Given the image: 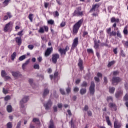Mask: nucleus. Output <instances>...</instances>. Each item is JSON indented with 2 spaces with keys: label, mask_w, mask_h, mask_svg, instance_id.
<instances>
[{
  "label": "nucleus",
  "mask_w": 128,
  "mask_h": 128,
  "mask_svg": "<svg viewBox=\"0 0 128 128\" xmlns=\"http://www.w3.org/2000/svg\"><path fill=\"white\" fill-rule=\"evenodd\" d=\"M87 52L88 54H94V50L92 48L87 49Z\"/></svg>",
  "instance_id": "48"
},
{
  "label": "nucleus",
  "mask_w": 128,
  "mask_h": 128,
  "mask_svg": "<svg viewBox=\"0 0 128 128\" xmlns=\"http://www.w3.org/2000/svg\"><path fill=\"white\" fill-rule=\"evenodd\" d=\"M88 32L86 31H84L83 32L82 36L83 38H86V36H88Z\"/></svg>",
  "instance_id": "55"
},
{
  "label": "nucleus",
  "mask_w": 128,
  "mask_h": 128,
  "mask_svg": "<svg viewBox=\"0 0 128 128\" xmlns=\"http://www.w3.org/2000/svg\"><path fill=\"white\" fill-rule=\"evenodd\" d=\"M22 125V121H20L16 126V128H20V126Z\"/></svg>",
  "instance_id": "53"
},
{
  "label": "nucleus",
  "mask_w": 128,
  "mask_h": 128,
  "mask_svg": "<svg viewBox=\"0 0 128 128\" xmlns=\"http://www.w3.org/2000/svg\"><path fill=\"white\" fill-rule=\"evenodd\" d=\"M110 22H114L112 25V27L114 28L115 30H118V28H116V24H118L120 22V18H116L115 17H112L110 18Z\"/></svg>",
  "instance_id": "4"
},
{
  "label": "nucleus",
  "mask_w": 128,
  "mask_h": 128,
  "mask_svg": "<svg viewBox=\"0 0 128 128\" xmlns=\"http://www.w3.org/2000/svg\"><path fill=\"white\" fill-rule=\"evenodd\" d=\"M4 98V100H6V102H8V100H10V96H5Z\"/></svg>",
  "instance_id": "49"
},
{
  "label": "nucleus",
  "mask_w": 128,
  "mask_h": 128,
  "mask_svg": "<svg viewBox=\"0 0 128 128\" xmlns=\"http://www.w3.org/2000/svg\"><path fill=\"white\" fill-rule=\"evenodd\" d=\"M110 36H116V32L114 31H112L109 34Z\"/></svg>",
  "instance_id": "35"
},
{
  "label": "nucleus",
  "mask_w": 128,
  "mask_h": 128,
  "mask_svg": "<svg viewBox=\"0 0 128 128\" xmlns=\"http://www.w3.org/2000/svg\"><path fill=\"white\" fill-rule=\"evenodd\" d=\"M81 86L82 88H86V86H88V83L86 82V81H84L81 84Z\"/></svg>",
  "instance_id": "39"
},
{
  "label": "nucleus",
  "mask_w": 128,
  "mask_h": 128,
  "mask_svg": "<svg viewBox=\"0 0 128 128\" xmlns=\"http://www.w3.org/2000/svg\"><path fill=\"white\" fill-rule=\"evenodd\" d=\"M100 46H108V44L107 43H102L100 44Z\"/></svg>",
  "instance_id": "58"
},
{
  "label": "nucleus",
  "mask_w": 128,
  "mask_h": 128,
  "mask_svg": "<svg viewBox=\"0 0 128 128\" xmlns=\"http://www.w3.org/2000/svg\"><path fill=\"white\" fill-rule=\"evenodd\" d=\"M33 122H40V119L38 118H34L32 120Z\"/></svg>",
  "instance_id": "59"
},
{
  "label": "nucleus",
  "mask_w": 128,
  "mask_h": 128,
  "mask_svg": "<svg viewBox=\"0 0 128 128\" xmlns=\"http://www.w3.org/2000/svg\"><path fill=\"white\" fill-rule=\"evenodd\" d=\"M60 94H66V92H64V89L62 88H60Z\"/></svg>",
  "instance_id": "51"
},
{
  "label": "nucleus",
  "mask_w": 128,
  "mask_h": 128,
  "mask_svg": "<svg viewBox=\"0 0 128 128\" xmlns=\"http://www.w3.org/2000/svg\"><path fill=\"white\" fill-rule=\"evenodd\" d=\"M12 76L14 78H16L20 76V72H12Z\"/></svg>",
  "instance_id": "21"
},
{
  "label": "nucleus",
  "mask_w": 128,
  "mask_h": 128,
  "mask_svg": "<svg viewBox=\"0 0 128 128\" xmlns=\"http://www.w3.org/2000/svg\"><path fill=\"white\" fill-rule=\"evenodd\" d=\"M40 34H44V32H48V26H43L40 27L39 30H38Z\"/></svg>",
  "instance_id": "8"
},
{
  "label": "nucleus",
  "mask_w": 128,
  "mask_h": 128,
  "mask_svg": "<svg viewBox=\"0 0 128 128\" xmlns=\"http://www.w3.org/2000/svg\"><path fill=\"white\" fill-rule=\"evenodd\" d=\"M78 45V37H76L73 40V42L71 47V50H74Z\"/></svg>",
  "instance_id": "6"
},
{
  "label": "nucleus",
  "mask_w": 128,
  "mask_h": 128,
  "mask_svg": "<svg viewBox=\"0 0 128 128\" xmlns=\"http://www.w3.org/2000/svg\"><path fill=\"white\" fill-rule=\"evenodd\" d=\"M114 128H122V122H119L118 120H116L114 122Z\"/></svg>",
  "instance_id": "14"
},
{
  "label": "nucleus",
  "mask_w": 128,
  "mask_h": 128,
  "mask_svg": "<svg viewBox=\"0 0 128 128\" xmlns=\"http://www.w3.org/2000/svg\"><path fill=\"white\" fill-rule=\"evenodd\" d=\"M6 72L5 70H2L1 72V76H2V78H5V76H6Z\"/></svg>",
  "instance_id": "34"
},
{
  "label": "nucleus",
  "mask_w": 128,
  "mask_h": 128,
  "mask_svg": "<svg viewBox=\"0 0 128 128\" xmlns=\"http://www.w3.org/2000/svg\"><path fill=\"white\" fill-rule=\"evenodd\" d=\"M116 34L117 36H118V38H122V34H120V30L117 31Z\"/></svg>",
  "instance_id": "37"
},
{
  "label": "nucleus",
  "mask_w": 128,
  "mask_h": 128,
  "mask_svg": "<svg viewBox=\"0 0 128 128\" xmlns=\"http://www.w3.org/2000/svg\"><path fill=\"white\" fill-rule=\"evenodd\" d=\"M82 22H84V18L80 20L74 25L72 28V34H76L78 32V30H80V26H82Z\"/></svg>",
  "instance_id": "1"
},
{
  "label": "nucleus",
  "mask_w": 128,
  "mask_h": 128,
  "mask_svg": "<svg viewBox=\"0 0 128 128\" xmlns=\"http://www.w3.org/2000/svg\"><path fill=\"white\" fill-rule=\"evenodd\" d=\"M80 90V88L78 87H74V92H78Z\"/></svg>",
  "instance_id": "56"
},
{
  "label": "nucleus",
  "mask_w": 128,
  "mask_h": 128,
  "mask_svg": "<svg viewBox=\"0 0 128 128\" xmlns=\"http://www.w3.org/2000/svg\"><path fill=\"white\" fill-rule=\"evenodd\" d=\"M104 84H108V78H106V76H104Z\"/></svg>",
  "instance_id": "57"
},
{
  "label": "nucleus",
  "mask_w": 128,
  "mask_h": 128,
  "mask_svg": "<svg viewBox=\"0 0 128 128\" xmlns=\"http://www.w3.org/2000/svg\"><path fill=\"white\" fill-rule=\"evenodd\" d=\"M48 24H50L51 26H54V20H48Z\"/></svg>",
  "instance_id": "33"
},
{
  "label": "nucleus",
  "mask_w": 128,
  "mask_h": 128,
  "mask_svg": "<svg viewBox=\"0 0 128 128\" xmlns=\"http://www.w3.org/2000/svg\"><path fill=\"white\" fill-rule=\"evenodd\" d=\"M52 50H54L52 47L48 48L45 52L44 56L46 57L50 56L52 52Z\"/></svg>",
  "instance_id": "12"
},
{
  "label": "nucleus",
  "mask_w": 128,
  "mask_h": 128,
  "mask_svg": "<svg viewBox=\"0 0 128 128\" xmlns=\"http://www.w3.org/2000/svg\"><path fill=\"white\" fill-rule=\"evenodd\" d=\"M28 18H29L31 22H32V20L34 19V14H30L28 16Z\"/></svg>",
  "instance_id": "30"
},
{
  "label": "nucleus",
  "mask_w": 128,
  "mask_h": 128,
  "mask_svg": "<svg viewBox=\"0 0 128 128\" xmlns=\"http://www.w3.org/2000/svg\"><path fill=\"white\" fill-rule=\"evenodd\" d=\"M16 57V52H14L13 54L11 55V60H14V58Z\"/></svg>",
  "instance_id": "29"
},
{
  "label": "nucleus",
  "mask_w": 128,
  "mask_h": 128,
  "mask_svg": "<svg viewBox=\"0 0 128 128\" xmlns=\"http://www.w3.org/2000/svg\"><path fill=\"white\" fill-rule=\"evenodd\" d=\"M48 128H56V126H54V121H52V120H50Z\"/></svg>",
  "instance_id": "22"
},
{
  "label": "nucleus",
  "mask_w": 128,
  "mask_h": 128,
  "mask_svg": "<svg viewBox=\"0 0 128 128\" xmlns=\"http://www.w3.org/2000/svg\"><path fill=\"white\" fill-rule=\"evenodd\" d=\"M13 26L14 23L12 22H10L5 25V26L4 28V32H8V30L12 31Z\"/></svg>",
  "instance_id": "3"
},
{
  "label": "nucleus",
  "mask_w": 128,
  "mask_h": 128,
  "mask_svg": "<svg viewBox=\"0 0 128 128\" xmlns=\"http://www.w3.org/2000/svg\"><path fill=\"white\" fill-rule=\"evenodd\" d=\"M26 60V55H23V56H20L18 58V60L20 61V62H22V60Z\"/></svg>",
  "instance_id": "38"
},
{
  "label": "nucleus",
  "mask_w": 128,
  "mask_h": 128,
  "mask_svg": "<svg viewBox=\"0 0 128 128\" xmlns=\"http://www.w3.org/2000/svg\"><path fill=\"white\" fill-rule=\"evenodd\" d=\"M114 90H116V88L114 87H110L109 88V92L110 94H114Z\"/></svg>",
  "instance_id": "31"
},
{
  "label": "nucleus",
  "mask_w": 128,
  "mask_h": 128,
  "mask_svg": "<svg viewBox=\"0 0 128 128\" xmlns=\"http://www.w3.org/2000/svg\"><path fill=\"white\" fill-rule=\"evenodd\" d=\"M52 100H50L44 104V106L46 110H48L50 108L52 107Z\"/></svg>",
  "instance_id": "15"
},
{
  "label": "nucleus",
  "mask_w": 128,
  "mask_h": 128,
  "mask_svg": "<svg viewBox=\"0 0 128 128\" xmlns=\"http://www.w3.org/2000/svg\"><path fill=\"white\" fill-rule=\"evenodd\" d=\"M48 94H50V90L48 88H44L43 92V98L46 96Z\"/></svg>",
  "instance_id": "17"
},
{
  "label": "nucleus",
  "mask_w": 128,
  "mask_h": 128,
  "mask_svg": "<svg viewBox=\"0 0 128 128\" xmlns=\"http://www.w3.org/2000/svg\"><path fill=\"white\" fill-rule=\"evenodd\" d=\"M78 66L81 71L84 70V61L81 58L78 60Z\"/></svg>",
  "instance_id": "16"
},
{
  "label": "nucleus",
  "mask_w": 128,
  "mask_h": 128,
  "mask_svg": "<svg viewBox=\"0 0 128 128\" xmlns=\"http://www.w3.org/2000/svg\"><path fill=\"white\" fill-rule=\"evenodd\" d=\"M124 100H125L126 102H128V94H126L125 96L124 97Z\"/></svg>",
  "instance_id": "47"
},
{
  "label": "nucleus",
  "mask_w": 128,
  "mask_h": 128,
  "mask_svg": "<svg viewBox=\"0 0 128 128\" xmlns=\"http://www.w3.org/2000/svg\"><path fill=\"white\" fill-rule=\"evenodd\" d=\"M53 110L54 112H58V107L56 106H54Z\"/></svg>",
  "instance_id": "60"
},
{
  "label": "nucleus",
  "mask_w": 128,
  "mask_h": 128,
  "mask_svg": "<svg viewBox=\"0 0 128 128\" xmlns=\"http://www.w3.org/2000/svg\"><path fill=\"white\" fill-rule=\"evenodd\" d=\"M107 102H112L113 100H112V96H109L108 97H107Z\"/></svg>",
  "instance_id": "43"
},
{
  "label": "nucleus",
  "mask_w": 128,
  "mask_h": 128,
  "mask_svg": "<svg viewBox=\"0 0 128 128\" xmlns=\"http://www.w3.org/2000/svg\"><path fill=\"white\" fill-rule=\"evenodd\" d=\"M6 14H7V16H8V18H12V14L10 13V12H8L6 13Z\"/></svg>",
  "instance_id": "52"
},
{
  "label": "nucleus",
  "mask_w": 128,
  "mask_h": 128,
  "mask_svg": "<svg viewBox=\"0 0 128 128\" xmlns=\"http://www.w3.org/2000/svg\"><path fill=\"white\" fill-rule=\"evenodd\" d=\"M106 120L108 126H112V122H110V116H106Z\"/></svg>",
  "instance_id": "20"
},
{
  "label": "nucleus",
  "mask_w": 128,
  "mask_h": 128,
  "mask_svg": "<svg viewBox=\"0 0 128 128\" xmlns=\"http://www.w3.org/2000/svg\"><path fill=\"white\" fill-rule=\"evenodd\" d=\"M94 88H96V84H94V82L92 81L89 88L90 94H92V96H94Z\"/></svg>",
  "instance_id": "9"
},
{
  "label": "nucleus",
  "mask_w": 128,
  "mask_h": 128,
  "mask_svg": "<svg viewBox=\"0 0 128 128\" xmlns=\"http://www.w3.org/2000/svg\"><path fill=\"white\" fill-rule=\"evenodd\" d=\"M2 92H3V93L4 94H6L8 92V91L7 90L4 89V88H3Z\"/></svg>",
  "instance_id": "62"
},
{
  "label": "nucleus",
  "mask_w": 128,
  "mask_h": 128,
  "mask_svg": "<svg viewBox=\"0 0 128 128\" xmlns=\"http://www.w3.org/2000/svg\"><path fill=\"white\" fill-rule=\"evenodd\" d=\"M48 6H50V3L44 2V6L45 8H48Z\"/></svg>",
  "instance_id": "50"
},
{
  "label": "nucleus",
  "mask_w": 128,
  "mask_h": 128,
  "mask_svg": "<svg viewBox=\"0 0 128 128\" xmlns=\"http://www.w3.org/2000/svg\"><path fill=\"white\" fill-rule=\"evenodd\" d=\"M16 28H15L16 30H20V28L18 26H20V22H17L16 23Z\"/></svg>",
  "instance_id": "40"
},
{
  "label": "nucleus",
  "mask_w": 128,
  "mask_h": 128,
  "mask_svg": "<svg viewBox=\"0 0 128 128\" xmlns=\"http://www.w3.org/2000/svg\"><path fill=\"white\" fill-rule=\"evenodd\" d=\"M30 63V60H27L25 63H24L22 66V68L24 70L26 68V66H28V64Z\"/></svg>",
  "instance_id": "28"
},
{
  "label": "nucleus",
  "mask_w": 128,
  "mask_h": 128,
  "mask_svg": "<svg viewBox=\"0 0 128 128\" xmlns=\"http://www.w3.org/2000/svg\"><path fill=\"white\" fill-rule=\"evenodd\" d=\"M109 108H116V104L114 103H110L108 104Z\"/></svg>",
  "instance_id": "23"
},
{
  "label": "nucleus",
  "mask_w": 128,
  "mask_h": 128,
  "mask_svg": "<svg viewBox=\"0 0 128 128\" xmlns=\"http://www.w3.org/2000/svg\"><path fill=\"white\" fill-rule=\"evenodd\" d=\"M123 33L125 36H128V26H126L124 27V30H123Z\"/></svg>",
  "instance_id": "32"
},
{
  "label": "nucleus",
  "mask_w": 128,
  "mask_h": 128,
  "mask_svg": "<svg viewBox=\"0 0 128 128\" xmlns=\"http://www.w3.org/2000/svg\"><path fill=\"white\" fill-rule=\"evenodd\" d=\"M7 128H12V124L11 122H8L7 124Z\"/></svg>",
  "instance_id": "42"
},
{
  "label": "nucleus",
  "mask_w": 128,
  "mask_h": 128,
  "mask_svg": "<svg viewBox=\"0 0 128 128\" xmlns=\"http://www.w3.org/2000/svg\"><path fill=\"white\" fill-rule=\"evenodd\" d=\"M82 10V8L78 7L76 8V10H75L72 13V16H84V11Z\"/></svg>",
  "instance_id": "2"
},
{
  "label": "nucleus",
  "mask_w": 128,
  "mask_h": 128,
  "mask_svg": "<svg viewBox=\"0 0 128 128\" xmlns=\"http://www.w3.org/2000/svg\"><path fill=\"white\" fill-rule=\"evenodd\" d=\"M28 48L29 50H34V46L32 44H29L28 46Z\"/></svg>",
  "instance_id": "44"
},
{
  "label": "nucleus",
  "mask_w": 128,
  "mask_h": 128,
  "mask_svg": "<svg viewBox=\"0 0 128 128\" xmlns=\"http://www.w3.org/2000/svg\"><path fill=\"white\" fill-rule=\"evenodd\" d=\"M112 86H116L118 84V82H122V78L118 76H113L111 80Z\"/></svg>",
  "instance_id": "5"
},
{
  "label": "nucleus",
  "mask_w": 128,
  "mask_h": 128,
  "mask_svg": "<svg viewBox=\"0 0 128 128\" xmlns=\"http://www.w3.org/2000/svg\"><path fill=\"white\" fill-rule=\"evenodd\" d=\"M7 112H12V107L11 105H8L6 108Z\"/></svg>",
  "instance_id": "24"
},
{
  "label": "nucleus",
  "mask_w": 128,
  "mask_h": 128,
  "mask_svg": "<svg viewBox=\"0 0 128 128\" xmlns=\"http://www.w3.org/2000/svg\"><path fill=\"white\" fill-rule=\"evenodd\" d=\"M34 68L35 70H40V65H38V64H35L34 66Z\"/></svg>",
  "instance_id": "46"
},
{
  "label": "nucleus",
  "mask_w": 128,
  "mask_h": 128,
  "mask_svg": "<svg viewBox=\"0 0 128 128\" xmlns=\"http://www.w3.org/2000/svg\"><path fill=\"white\" fill-rule=\"evenodd\" d=\"M58 52L60 54L61 56H62V54H64V56H66V52L64 50V49L60 48L58 49Z\"/></svg>",
  "instance_id": "19"
},
{
  "label": "nucleus",
  "mask_w": 128,
  "mask_h": 128,
  "mask_svg": "<svg viewBox=\"0 0 128 128\" xmlns=\"http://www.w3.org/2000/svg\"><path fill=\"white\" fill-rule=\"evenodd\" d=\"M120 56H122V58H126V54H124V50H120Z\"/></svg>",
  "instance_id": "41"
},
{
  "label": "nucleus",
  "mask_w": 128,
  "mask_h": 128,
  "mask_svg": "<svg viewBox=\"0 0 128 128\" xmlns=\"http://www.w3.org/2000/svg\"><path fill=\"white\" fill-rule=\"evenodd\" d=\"M64 50H65V52H66L70 50V46H66L65 48H64Z\"/></svg>",
  "instance_id": "54"
},
{
  "label": "nucleus",
  "mask_w": 128,
  "mask_h": 128,
  "mask_svg": "<svg viewBox=\"0 0 128 128\" xmlns=\"http://www.w3.org/2000/svg\"><path fill=\"white\" fill-rule=\"evenodd\" d=\"M115 64H116V61L112 60L108 63V67L110 68V66H114Z\"/></svg>",
  "instance_id": "26"
},
{
  "label": "nucleus",
  "mask_w": 128,
  "mask_h": 128,
  "mask_svg": "<svg viewBox=\"0 0 128 128\" xmlns=\"http://www.w3.org/2000/svg\"><path fill=\"white\" fill-rule=\"evenodd\" d=\"M122 94H124V92L122 90L121 88H119L115 94V96L116 98H120Z\"/></svg>",
  "instance_id": "13"
},
{
  "label": "nucleus",
  "mask_w": 128,
  "mask_h": 128,
  "mask_svg": "<svg viewBox=\"0 0 128 128\" xmlns=\"http://www.w3.org/2000/svg\"><path fill=\"white\" fill-rule=\"evenodd\" d=\"M16 42L18 44V46H20V44H22V38L16 37Z\"/></svg>",
  "instance_id": "18"
},
{
  "label": "nucleus",
  "mask_w": 128,
  "mask_h": 128,
  "mask_svg": "<svg viewBox=\"0 0 128 128\" xmlns=\"http://www.w3.org/2000/svg\"><path fill=\"white\" fill-rule=\"evenodd\" d=\"M119 74H120V72H118V70L113 72V76H118Z\"/></svg>",
  "instance_id": "45"
},
{
  "label": "nucleus",
  "mask_w": 128,
  "mask_h": 128,
  "mask_svg": "<svg viewBox=\"0 0 128 128\" xmlns=\"http://www.w3.org/2000/svg\"><path fill=\"white\" fill-rule=\"evenodd\" d=\"M60 16V14L58 13V11H56L54 12V16Z\"/></svg>",
  "instance_id": "63"
},
{
  "label": "nucleus",
  "mask_w": 128,
  "mask_h": 128,
  "mask_svg": "<svg viewBox=\"0 0 128 128\" xmlns=\"http://www.w3.org/2000/svg\"><path fill=\"white\" fill-rule=\"evenodd\" d=\"M28 96H25L20 101V106L22 108H24V104H26V102H28Z\"/></svg>",
  "instance_id": "10"
},
{
  "label": "nucleus",
  "mask_w": 128,
  "mask_h": 128,
  "mask_svg": "<svg viewBox=\"0 0 128 128\" xmlns=\"http://www.w3.org/2000/svg\"><path fill=\"white\" fill-rule=\"evenodd\" d=\"M12 0H4L3 2V4L5 5L6 6L8 4V3L10 2Z\"/></svg>",
  "instance_id": "36"
},
{
  "label": "nucleus",
  "mask_w": 128,
  "mask_h": 128,
  "mask_svg": "<svg viewBox=\"0 0 128 128\" xmlns=\"http://www.w3.org/2000/svg\"><path fill=\"white\" fill-rule=\"evenodd\" d=\"M60 58V54L58 53L52 54V60L53 64H56L58 62V60Z\"/></svg>",
  "instance_id": "7"
},
{
  "label": "nucleus",
  "mask_w": 128,
  "mask_h": 128,
  "mask_svg": "<svg viewBox=\"0 0 128 128\" xmlns=\"http://www.w3.org/2000/svg\"><path fill=\"white\" fill-rule=\"evenodd\" d=\"M100 4H93L89 12H96V10H98V8H100Z\"/></svg>",
  "instance_id": "11"
},
{
  "label": "nucleus",
  "mask_w": 128,
  "mask_h": 128,
  "mask_svg": "<svg viewBox=\"0 0 128 128\" xmlns=\"http://www.w3.org/2000/svg\"><path fill=\"white\" fill-rule=\"evenodd\" d=\"M99 46L100 45L98 44V42H96V40H94V48L98 49Z\"/></svg>",
  "instance_id": "27"
},
{
  "label": "nucleus",
  "mask_w": 128,
  "mask_h": 128,
  "mask_svg": "<svg viewBox=\"0 0 128 128\" xmlns=\"http://www.w3.org/2000/svg\"><path fill=\"white\" fill-rule=\"evenodd\" d=\"M66 92L67 94H70V87H68V88H66Z\"/></svg>",
  "instance_id": "64"
},
{
  "label": "nucleus",
  "mask_w": 128,
  "mask_h": 128,
  "mask_svg": "<svg viewBox=\"0 0 128 128\" xmlns=\"http://www.w3.org/2000/svg\"><path fill=\"white\" fill-rule=\"evenodd\" d=\"M86 88H82L80 89V94L82 96L84 94H86Z\"/></svg>",
  "instance_id": "25"
},
{
  "label": "nucleus",
  "mask_w": 128,
  "mask_h": 128,
  "mask_svg": "<svg viewBox=\"0 0 128 128\" xmlns=\"http://www.w3.org/2000/svg\"><path fill=\"white\" fill-rule=\"evenodd\" d=\"M66 26V22H62L60 24V26L61 28H64Z\"/></svg>",
  "instance_id": "61"
}]
</instances>
